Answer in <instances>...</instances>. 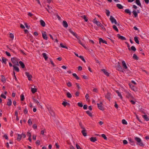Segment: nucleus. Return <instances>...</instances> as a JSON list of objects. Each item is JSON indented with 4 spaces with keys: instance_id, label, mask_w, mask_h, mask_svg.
<instances>
[{
    "instance_id": "f257e3e1",
    "label": "nucleus",
    "mask_w": 149,
    "mask_h": 149,
    "mask_svg": "<svg viewBox=\"0 0 149 149\" xmlns=\"http://www.w3.org/2000/svg\"><path fill=\"white\" fill-rule=\"evenodd\" d=\"M69 31L74 36L78 39L79 43L84 48H86V47L84 46V45L81 43L79 38V37L78 36L77 34L72 31L71 29H69Z\"/></svg>"
},
{
    "instance_id": "f03ea898",
    "label": "nucleus",
    "mask_w": 149,
    "mask_h": 149,
    "mask_svg": "<svg viewBox=\"0 0 149 149\" xmlns=\"http://www.w3.org/2000/svg\"><path fill=\"white\" fill-rule=\"evenodd\" d=\"M135 140L137 142V144L139 146H144V143L142 142L141 139L138 137H136Z\"/></svg>"
},
{
    "instance_id": "7ed1b4c3",
    "label": "nucleus",
    "mask_w": 149,
    "mask_h": 149,
    "mask_svg": "<svg viewBox=\"0 0 149 149\" xmlns=\"http://www.w3.org/2000/svg\"><path fill=\"white\" fill-rule=\"evenodd\" d=\"M124 92L126 94V97L130 100H134V97L132 95V94L127 91L124 90Z\"/></svg>"
},
{
    "instance_id": "20e7f679",
    "label": "nucleus",
    "mask_w": 149,
    "mask_h": 149,
    "mask_svg": "<svg viewBox=\"0 0 149 149\" xmlns=\"http://www.w3.org/2000/svg\"><path fill=\"white\" fill-rule=\"evenodd\" d=\"M11 61L13 63L15 64L14 65H19L18 61L16 60V58L15 57L12 58H11Z\"/></svg>"
},
{
    "instance_id": "39448f33",
    "label": "nucleus",
    "mask_w": 149,
    "mask_h": 149,
    "mask_svg": "<svg viewBox=\"0 0 149 149\" xmlns=\"http://www.w3.org/2000/svg\"><path fill=\"white\" fill-rule=\"evenodd\" d=\"M111 94L110 93L108 92L105 95V97L109 101H110L111 98Z\"/></svg>"
},
{
    "instance_id": "423d86ee",
    "label": "nucleus",
    "mask_w": 149,
    "mask_h": 149,
    "mask_svg": "<svg viewBox=\"0 0 149 149\" xmlns=\"http://www.w3.org/2000/svg\"><path fill=\"white\" fill-rule=\"evenodd\" d=\"M110 19L112 23H114L115 24H117V22L116 20L112 16H110Z\"/></svg>"
},
{
    "instance_id": "0eeeda50",
    "label": "nucleus",
    "mask_w": 149,
    "mask_h": 149,
    "mask_svg": "<svg viewBox=\"0 0 149 149\" xmlns=\"http://www.w3.org/2000/svg\"><path fill=\"white\" fill-rule=\"evenodd\" d=\"M25 74L29 80L31 81V78H32V76L31 74H29V73L27 72H25Z\"/></svg>"
},
{
    "instance_id": "6e6552de",
    "label": "nucleus",
    "mask_w": 149,
    "mask_h": 149,
    "mask_svg": "<svg viewBox=\"0 0 149 149\" xmlns=\"http://www.w3.org/2000/svg\"><path fill=\"white\" fill-rule=\"evenodd\" d=\"M81 128L83 130L81 132L83 135L84 136H87V133L85 127L83 126H81Z\"/></svg>"
},
{
    "instance_id": "1a4fd4ad",
    "label": "nucleus",
    "mask_w": 149,
    "mask_h": 149,
    "mask_svg": "<svg viewBox=\"0 0 149 149\" xmlns=\"http://www.w3.org/2000/svg\"><path fill=\"white\" fill-rule=\"evenodd\" d=\"M140 13V11L139 10H137L136 11V10H134L132 11V13L135 17H136L138 15V13Z\"/></svg>"
},
{
    "instance_id": "9d476101",
    "label": "nucleus",
    "mask_w": 149,
    "mask_h": 149,
    "mask_svg": "<svg viewBox=\"0 0 149 149\" xmlns=\"http://www.w3.org/2000/svg\"><path fill=\"white\" fill-rule=\"evenodd\" d=\"M42 36L44 39L45 40H47L48 39L47 36L46 34L45 31H43L42 32Z\"/></svg>"
},
{
    "instance_id": "9b49d317",
    "label": "nucleus",
    "mask_w": 149,
    "mask_h": 149,
    "mask_svg": "<svg viewBox=\"0 0 149 149\" xmlns=\"http://www.w3.org/2000/svg\"><path fill=\"white\" fill-rule=\"evenodd\" d=\"M143 113L145 114L144 115H142V116L143 117V118H144V119L147 121H149V117L147 116L146 114V113L143 111L142 112Z\"/></svg>"
},
{
    "instance_id": "f8f14e48",
    "label": "nucleus",
    "mask_w": 149,
    "mask_h": 149,
    "mask_svg": "<svg viewBox=\"0 0 149 149\" xmlns=\"http://www.w3.org/2000/svg\"><path fill=\"white\" fill-rule=\"evenodd\" d=\"M129 85L131 89L134 91H137V89L135 88L134 86L131 84H129Z\"/></svg>"
},
{
    "instance_id": "ddd939ff",
    "label": "nucleus",
    "mask_w": 149,
    "mask_h": 149,
    "mask_svg": "<svg viewBox=\"0 0 149 149\" xmlns=\"http://www.w3.org/2000/svg\"><path fill=\"white\" fill-rule=\"evenodd\" d=\"M118 65L117 66V70H118L119 71H120L121 72H124L123 70H122V68L121 67V66L120 65V63L119 62H118Z\"/></svg>"
},
{
    "instance_id": "4468645a",
    "label": "nucleus",
    "mask_w": 149,
    "mask_h": 149,
    "mask_svg": "<svg viewBox=\"0 0 149 149\" xmlns=\"http://www.w3.org/2000/svg\"><path fill=\"white\" fill-rule=\"evenodd\" d=\"M129 143H130L131 145L132 146H135V142L134 141H133L132 139L129 138Z\"/></svg>"
},
{
    "instance_id": "2eb2a0df",
    "label": "nucleus",
    "mask_w": 149,
    "mask_h": 149,
    "mask_svg": "<svg viewBox=\"0 0 149 149\" xmlns=\"http://www.w3.org/2000/svg\"><path fill=\"white\" fill-rule=\"evenodd\" d=\"M117 36L119 39H120L122 40H126V39L125 38L122 36H120L119 34H118L117 35Z\"/></svg>"
},
{
    "instance_id": "dca6fc26",
    "label": "nucleus",
    "mask_w": 149,
    "mask_h": 149,
    "mask_svg": "<svg viewBox=\"0 0 149 149\" xmlns=\"http://www.w3.org/2000/svg\"><path fill=\"white\" fill-rule=\"evenodd\" d=\"M32 99L33 100V101L35 103H37L38 105H40L39 102L37 100L36 98V97L35 96L33 97Z\"/></svg>"
},
{
    "instance_id": "f3484780",
    "label": "nucleus",
    "mask_w": 149,
    "mask_h": 149,
    "mask_svg": "<svg viewBox=\"0 0 149 149\" xmlns=\"http://www.w3.org/2000/svg\"><path fill=\"white\" fill-rule=\"evenodd\" d=\"M97 105L98 106V108L100 110L103 111L104 110V107L102 106V105L99 104H97Z\"/></svg>"
},
{
    "instance_id": "a211bd4d",
    "label": "nucleus",
    "mask_w": 149,
    "mask_h": 149,
    "mask_svg": "<svg viewBox=\"0 0 149 149\" xmlns=\"http://www.w3.org/2000/svg\"><path fill=\"white\" fill-rule=\"evenodd\" d=\"M101 71H102L107 76H109V74L108 73L107 70L104 69H102L101 70Z\"/></svg>"
},
{
    "instance_id": "6ab92c4d",
    "label": "nucleus",
    "mask_w": 149,
    "mask_h": 149,
    "mask_svg": "<svg viewBox=\"0 0 149 149\" xmlns=\"http://www.w3.org/2000/svg\"><path fill=\"white\" fill-rule=\"evenodd\" d=\"M122 64L123 68L125 69H127V67L124 61H122Z\"/></svg>"
},
{
    "instance_id": "aec40b11",
    "label": "nucleus",
    "mask_w": 149,
    "mask_h": 149,
    "mask_svg": "<svg viewBox=\"0 0 149 149\" xmlns=\"http://www.w3.org/2000/svg\"><path fill=\"white\" fill-rule=\"evenodd\" d=\"M49 113L53 117L55 116V113L51 109H50V111H49Z\"/></svg>"
},
{
    "instance_id": "412c9836",
    "label": "nucleus",
    "mask_w": 149,
    "mask_h": 149,
    "mask_svg": "<svg viewBox=\"0 0 149 149\" xmlns=\"http://www.w3.org/2000/svg\"><path fill=\"white\" fill-rule=\"evenodd\" d=\"M99 43L100 44H101V42H102L103 43H104L105 44H107V41L103 40L102 38H100L99 39Z\"/></svg>"
},
{
    "instance_id": "4be33fe9",
    "label": "nucleus",
    "mask_w": 149,
    "mask_h": 149,
    "mask_svg": "<svg viewBox=\"0 0 149 149\" xmlns=\"http://www.w3.org/2000/svg\"><path fill=\"white\" fill-rule=\"evenodd\" d=\"M90 141L92 142H95L97 141L95 137H91L90 139Z\"/></svg>"
},
{
    "instance_id": "5701e85b",
    "label": "nucleus",
    "mask_w": 149,
    "mask_h": 149,
    "mask_svg": "<svg viewBox=\"0 0 149 149\" xmlns=\"http://www.w3.org/2000/svg\"><path fill=\"white\" fill-rule=\"evenodd\" d=\"M40 25L43 27H45V23L44 21L42 20L40 21Z\"/></svg>"
},
{
    "instance_id": "b1692460",
    "label": "nucleus",
    "mask_w": 149,
    "mask_h": 149,
    "mask_svg": "<svg viewBox=\"0 0 149 149\" xmlns=\"http://www.w3.org/2000/svg\"><path fill=\"white\" fill-rule=\"evenodd\" d=\"M63 26L65 28H67L68 26V25L67 22L65 21H63Z\"/></svg>"
},
{
    "instance_id": "393cba45",
    "label": "nucleus",
    "mask_w": 149,
    "mask_h": 149,
    "mask_svg": "<svg viewBox=\"0 0 149 149\" xmlns=\"http://www.w3.org/2000/svg\"><path fill=\"white\" fill-rule=\"evenodd\" d=\"M116 92L117 93L118 96H119L120 97V98H121V100H122L123 97H122L121 93H120L119 92V91L118 90L116 91Z\"/></svg>"
},
{
    "instance_id": "a878e982",
    "label": "nucleus",
    "mask_w": 149,
    "mask_h": 149,
    "mask_svg": "<svg viewBox=\"0 0 149 149\" xmlns=\"http://www.w3.org/2000/svg\"><path fill=\"white\" fill-rule=\"evenodd\" d=\"M8 101L7 102V105L8 106H11L12 104V101L10 99H8Z\"/></svg>"
},
{
    "instance_id": "bb28decb",
    "label": "nucleus",
    "mask_w": 149,
    "mask_h": 149,
    "mask_svg": "<svg viewBox=\"0 0 149 149\" xmlns=\"http://www.w3.org/2000/svg\"><path fill=\"white\" fill-rule=\"evenodd\" d=\"M67 97L68 98H71L72 97V95L69 92H67L66 93Z\"/></svg>"
},
{
    "instance_id": "cd10ccee",
    "label": "nucleus",
    "mask_w": 149,
    "mask_h": 149,
    "mask_svg": "<svg viewBox=\"0 0 149 149\" xmlns=\"http://www.w3.org/2000/svg\"><path fill=\"white\" fill-rule=\"evenodd\" d=\"M1 81L3 83H5L6 82V79L5 77L3 75H1Z\"/></svg>"
},
{
    "instance_id": "c85d7f7f",
    "label": "nucleus",
    "mask_w": 149,
    "mask_h": 149,
    "mask_svg": "<svg viewBox=\"0 0 149 149\" xmlns=\"http://www.w3.org/2000/svg\"><path fill=\"white\" fill-rule=\"evenodd\" d=\"M31 91L33 93H34L37 91V89L36 88H31Z\"/></svg>"
},
{
    "instance_id": "c756f323",
    "label": "nucleus",
    "mask_w": 149,
    "mask_h": 149,
    "mask_svg": "<svg viewBox=\"0 0 149 149\" xmlns=\"http://www.w3.org/2000/svg\"><path fill=\"white\" fill-rule=\"evenodd\" d=\"M136 3L140 7H141V5L139 0H136L135 1Z\"/></svg>"
},
{
    "instance_id": "7c9ffc66",
    "label": "nucleus",
    "mask_w": 149,
    "mask_h": 149,
    "mask_svg": "<svg viewBox=\"0 0 149 149\" xmlns=\"http://www.w3.org/2000/svg\"><path fill=\"white\" fill-rule=\"evenodd\" d=\"M95 24L98 26L103 27V26L99 21H97Z\"/></svg>"
},
{
    "instance_id": "2f4dec72",
    "label": "nucleus",
    "mask_w": 149,
    "mask_h": 149,
    "mask_svg": "<svg viewBox=\"0 0 149 149\" xmlns=\"http://www.w3.org/2000/svg\"><path fill=\"white\" fill-rule=\"evenodd\" d=\"M19 63L22 68H25V65L23 62L22 61H20L19 62Z\"/></svg>"
},
{
    "instance_id": "473e14b6",
    "label": "nucleus",
    "mask_w": 149,
    "mask_h": 149,
    "mask_svg": "<svg viewBox=\"0 0 149 149\" xmlns=\"http://www.w3.org/2000/svg\"><path fill=\"white\" fill-rule=\"evenodd\" d=\"M134 40L136 43L137 44H139V41L138 40V38L137 37H134Z\"/></svg>"
},
{
    "instance_id": "72a5a7b5",
    "label": "nucleus",
    "mask_w": 149,
    "mask_h": 149,
    "mask_svg": "<svg viewBox=\"0 0 149 149\" xmlns=\"http://www.w3.org/2000/svg\"><path fill=\"white\" fill-rule=\"evenodd\" d=\"M116 6L120 9H122L123 8V6H122L121 4H117Z\"/></svg>"
},
{
    "instance_id": "f704fd0d",
    "label": "nucleus",
    "mask_w": 149,
    "mask_h": 149,
    "mask_svg": "<svg viewBox=\"0 0 149 149\" xmlns=\"http://www.w3.org/2000/svg\"><path fill=\"white\" fill-rule=\"evenodd\" d=\"M42 55L43 56L45 60H46L47 59L48 57V56H47V55L46 54V53H43L42 54Z\"/></svg>"
},
{
    "instance_id": "c9c22d12",
    "label": "nucleus",
    "mask_w": 149,
    "mask_h": 149,
    "mask_svg": "<svg viewBox=\"0 0 149 149\" xmlns=\"http://www.w3.org/2000/svg\"><path fill=\"white\" fill-rule=\"evenodd\" d=\"M13 66L15 70L17 72L19 71V69L18 67L16 66L15 65H13Z\"/></svg>"
},
{
    "instance_id": "e433bc0d",
    "label": "nucleus",
    "mask_w": 149,
    "mask_h": 149,
    "mask_svg": "<svg viewBox=\"0 0 149 149\" xmlns=\"http://www.w3.org/2000/svg\"><path fill=\"white\" fill-rule=\"evenodd\" d=\"M64 107H65L67 105H69V103H68V102H66L64 101L62 103Z\"/></svg>"
},
{
    "instance_id": "4c0bfd02",
    "label": "nucleus",
    "mask_w": 149,
    "mask_h": 149,
    "mask_svg": "<svg viewBox=\"0 0 149 149\" xmlns=\"http://www.w3.org/2000/svg\"><path fill=\"white\" fill-rule=\"evenodd\" d=\"M22 137V136L21 135H20L19 134H17V140L18 141H20L21 140Z\"/></svg>"
},
{
    "instance_id": "58836bf2",
    "label": "nucleus",
    "mask_w": 149,
    "mask_h": 149,
    "mask_svg": "<svg viewBox=\"0 0 149 149\" xmlns=\"http://www.w3.org/2000/svg\"><path fill=\"white\" fill-rule=\"evenodd\" d=\"M125 11L126 13L128 14L129 15H130L131 14V12L129 9H125Z\"/></svg>"
},
{
    "instance_id": "ea45409f",
    "label": "nucleus",
    "mask_w": 149,
    "mask_h": 149,
    "mask_svg": "<svg viewBox=\"0 0 149 149\" xmlns=\"http://www.w3.org/2000/svg\"><path fill=\"white\" fill-rule=\"evenodd\" d=\"M81 17L82 18H83V19H84L86 22H87L88 21V19L87 18V17H86V16L85 15H84L83 16H81Z\"/></svg>"
},
{
    "instance_id": "a19ab883",
    "label": "nucleus",
    "mask_w": 149,
    "mask_h": 149,
    "mask_svg": "<svg viewBox=\"0 0 149 149\" xmlns=\"http://www.w3.org/2000/svg\"><path fill=\"white\" fill-rule=\"evenodd\" d=\"M28 123L29 125L31 126L32 124V121L30 119H29L28 121Z\"/></svg>"
},
{
    "instance_id": "79ce46f5",
    "label": "nucleus",
    "mask_w": 149,
    "mask_h": 149,
    "mask_svg": "<svg viewBox=\"0 0 149 149\" xmlns=\"http://www.w3.org/2000/svg\"><path fill=\"white\" fill-rule=\"evenodd\" d=\"M73 76L75 77L77 79H79V77L77 76L76 73H73L72 74Z\"/></svg>"
},
{
    "instance_id": "37998d69",
    "label": "nucleus",
    "mask_w": 149,
    "mask_h": 149,
    "mask_svg": "<svg viewBox=\"0 0 149 149\" xmlns=\"http://www.w3.org/2000/svg\"><path fill=\"white\" fill-rule=\"evenodd\" d=\"M2 62L4 63L5 64H6V61L7 60V59L5 58L4 57H2Z\"/></svg>"
},
{
    "instance_id": "c03bdc74",
    "label": "nucleus",
    "mask_w": 149,
    "mask_h": 149,
    "mask_svg": "<svg viewBox=\"0 0 149 149\" xmlns=\"http://www.w3.org/2000/svg\"><path fill=\"white\" fill-rule=\"evenodd\" d=\"M113 29L116 30V31L118 32V30L116 26L115 25H113Z\"/></svg>"
},
{
    "instance_id": "a18cd8bd",
    "label": "nucleus",
    "mask_w": 149,
    "mask_h": 149,
    "mask_svg": "<svg viewBox=\"0 0 149 149\" xmlns=\"http://www.w3.org/2000/svg\"><path fill=\"white\" fill-rule=\"evenodd\" d=\"M133 58L135 60H138L139 59L138 57H137V56H136V55L135 54H134L133 56Z\"/></svg>"
},
{
    "instance_id": "49530a36",
    "label": "nucleus",
    "mask_w": 149,
    "mask_h": 149,
    "mask_svg": "<svg viewBox=\"0 0 149 149\" xmlns=\"http://www.w3.org/2000/svg\"><path fill=\"white\" fill-rule=\"evenodd\" d=\"M86 113L89 115V116L91 117H92L93 116L92 114V113L90 112L89 111H86Z\"/></svg>"
},
{
    "instance_id": "de8ad7c7",
    "label": "nucleus",
    "mask_w": 149,
    "mask_h": 149,
    "mask_svg": "<svg viewBox=\"0 0 149 149\" xmlns=\"http://www.w3.org/2000/svg\"><path fill=\"white\" fill-rule=\"evenodd\" d=\"M122 123L123 124L127 125V122L125 119H123L122 120Z\"/></svg>"
},
{
    "instance_id": "09e8293b",
    "label": "nucleus",
    "mask_w": 149,
    "mask_h": 149,
    "mask_svg": "<svg viewBox=\"0 0 149 149\" xmlns=\"http://www.w3.org/2000/svg\"><path fill=\"white\" fill-rule=\"evenodd\" d=\"M79 57L80 58L84 63H86V61L82 56H79Z\"/></svg>"
},
{
    "instance_id": "8fccbe9b",
    "label": "nucleus",
    "mask_w": 149,
    "mask_h": 149,
    "mask_svg": "<svg viewBox=\"0 0 149 149\" xmlns=\"http://www.w3.org/2000/svg\"><path fill=\"white\" fill-rule=\"evenodd\" d=\"M10 38L12 39V40H13L14 38V36L12 33H10Z\"/></svg>"
},
{
    "instance_id": "3c124183",
    "label": "nucleus",
    "mask_w": 149,
    "mask_h": 149,
    "mask_svg": "<svg viewBox=\"0 0 149 149\" xmlns=\"http://www.w3.org/2000/svg\"><path fill=\"white\" fill-rule=\"evenodd\" d=\"M20 97L21 98V100L22 101H23L24 100V95L23 94H22L21 95Z\"/></svg>"
},
{
    "instance_id": "603ef678",
    "label": "nucleus",
    "mask_w": 149,
    "mask_h": 149,
    "mask_svg": "<svg viewBox=\"0 0 149 149\" xmlns=\"http://www.w3.org/2000/svg\"><path fill=\"white\" fill-rule=\"evenodd\" d=\"M102 136L104 138V139L106 140H107V138L105 136V135L104 134H102Z\"/></svg>"
},
{
    "instance_id": "864d4df0",
    "label": "nucleus",
    "mask_w": 149,
    "mask_h": 149,
    "mask_svg": "<svg viewBox=\"0 0 149 149\" xmlns=\"http://www.w3.org/2000/svg\"><path fill=\"white\" fill-rule=\"evenodd\" d=\"M106 10V13L107 15L108 16L110 15V12L109 11V10Z\"/></svg>"
},
{
    "instance_id": "5fc2aeb1",
    "label": "nucleus",
    "mask_w": 149,
    "mask_h": 149,
    "mask_svg": "<svg viewBox=\"0 0 149 149\" xmlns=\"http://www.w3.org/2000/svg\"><path fill=\"white\" fill-rule=\"evenodd\" d=\"M79 92L78 91H77L75 94V95L76 97H78L79 96Z\"/></svg>"
},
{
    "instance_id": "6e6d98bb",
    "label": "nucleus",
    "mask_w": 149,
    "mask_h": 149,
    "mask_svg": "<svg viewBox=\"0 0 149 149\" xmlns=\"http://www.w3.org/2000/svg\"><path fill=\"white\" fill-rule=\"evenodd\" d=\"M60 45L62 48H65L66 49H68V47L66 46L63 45L62 43L60 44Z\"/></svg>"
},
{
    "instance_id": "4d7b16f0",
    "label": "nucleus",
    "mask_w": 149,
    "mask_h": 149,
    "mask_svg": "<svg viewBox=\"0 0 149 149\" xmlns=\"http://www.w3.org/2000/svg\"><path fill=\"white\" fill-rule=\"evenodd\" d=\"M78 104V105L80 107H82L83 106V105L82 103H80V102H78L77 104Z\"/></svg>"
},
{
    "instance_id": "13d9d810",
    "label": "nucleus",
    "mask_w": 149,
    "mask_h": 149,
    "mask_svg": "<svg viewBox=\"0 0 149 149\" xmlns=\"http://www.w3.org/2000/svg\"><path fill=\"white\" fill-rule=\"evenodd\" d=\"M131 49L132 50L134 51H135L136 50L135 47L134 46L131 47Z\"/></svg>"
},
{
    "instance_id": "bf43d9fd",
    "label": "nucleus",
    "mask_w": 149,
    "mask_h": 149,
    "mask_svg": "<svg viewBox=\"0 0 149 149\" xmlns=\"http://www.w3.org/2000/svg\"><path fill=\"white\" fill-rule=\"evenodd\" d=\"M32 127L34 129H36L37 128V125L36 124H34L32 126Z\"/></svg>"
},
{
    "instance_id": "052dcab7",
    "label": "nucleus",
    "mask_w": 149,
    "mask_h": 149,
    "mask_svg": "<svg viewBox=\"0 0 149 149\" xmlns=\"http://www.w3.org/2000/svg\"><path fill=\"white\" fill-rule=\"evenodd\" d=\"M67 85L69 87H70L72 86V84L70 82H68L67 83Z\"/></svg>"
},
{
    "instance_id": "680f3d73",
    "label": "nucleus",
    "mask_w": 149,
    "mask_h": 149,
    "mask_svg": "<svg viewBox=\"0 0 149 149\" xmlns=\"http://www.w3.org/2000/svg\"><path fill=\"white\" fill-rule=\"evenodd\" d=\"M45 131V129H44V130H42L41 131V134L42 135H44V134Z\"/></svg>"
},
{
    "instance_id": "e2e57ef3",
    "label": "nucleus",
    "mask_w": 149,
    "mask_h": 149,
    "mask_svg": "<svg viewBox=\"0 0 149 149\" xmlns=\"http://www.w3.org/2000/svg\"><path fill=\"white\" fill-rule=\"evenodd\" d=\"M6 53V55L8 56H11V55L10 54V53L8 52H7V51H6V52H5Z\"/></svg>"
},
{
    "instance_id": "0e129e2a",
    "label": "nucleus",
    "mask_w": 149,
    "mask_h": 149,
    "mask_svg": "<svg viewBox=\"0 0 149 149\" xmlns=\"http://www.w3.org/2000/svg\"><path fill=\"white\" fill-rule=\"evenodd\" d=\"M24 113L26 114L27 113H28V110L27 108H25L24 110Z\"/></svg>"
},
{
    "instance_id": "69168bd1",
    "label": "nucleus",
    "mask_w": 149,
    "mask_h": 149,
    "mask_svg": "<svg viewBox=\"0 0 149 149\" xmlns=\"http://www.w3.org/2000/svg\"><path fill=\"white\" fill-rule=\"evenodd\" d=\"M76 146L77 149H81L80 146L77 144H76Z\"/></svg>"
},
{
    "instance_id": "338daca9",
    "label": "nucleus",
    "mask_w": 149,
    "mask_h": 149,
    "mask_svg": "<svg viewBox=\"0 0 149 149\" xmlns=\"http://www.w3.org/2000/svg\"><path fill=\"white\" fill-rule=\"evenodd\" d=\"M93 91L96 93H97L98 92L97 89L96 88H94L93 89Z\"/></svg>"
},
{
    "instance_id": "774afa93",
    "label": "nucleus",
    "mask_w": 149,
    "mask_h": 149,
    "mask_svg": "<svg viewBox=\"0 0 149 149\" xmlns=\"http://www.w3.org/2000/svg\"><path fill=\"white\" fill-rule=\"evenodd\" d=\"M70 149H75L74 147L72 145H70Z\"/></svg>"
}]
</instances>
